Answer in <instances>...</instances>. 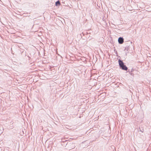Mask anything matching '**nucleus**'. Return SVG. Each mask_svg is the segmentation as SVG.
<instances>
[{
  "instance_id": "nucleus-1",
  "label": "nucleus",
  "mask_w": 151,
  "mask_h": 151,
  "mask_svg": "<svg viewBox=\"0 0 151 151\" xmlns=\"http://www.w3.org/2000/svg\"><path fill=\"white\" fill-rule=\"evenodd\" d=\"M118 63L119 64V68L125 70H128V68L127 66L124 65V63L123 62L122 60H121L120 59L118 60Z\"/></svg>"
},
{
  "instance_id": "nucleus-2",
  "label": "nucleus",
  "mask_w": 151,
  "mask_h": 151,
  "mask_svg": "<svg viewBox=\"0 0 151 151\" xmlns=\"http://www.w3.org/2000/svg\"><path fill=\"white\" fill-rule=\"evenodd\" d=\"M118 42L119 44H122L124 42V39L122 37H120L118 39Z\"/></svg>"
},
{
  "instance_id": "nucleus-3",
  "label": "nucleus",
  "mask_w": 151,
  "mask_h": 151,
  "mask_svg": "<svg viewBox=\"0 0 151 151\" xmlns=\"http://www.w3.org/2000/svg\"><path fill=\"white\" fill-rule=\"evenodd\" d=\"M60 3L59 0L56 2L55 5L56 6H59L60 5Z\"/></svg>"
},
{
  "instance_id": "nucleus-4",
  "label": "nucleus",
  "mask_w": 151,
  "mask_h": 151,
  "mask_svg": "<svg viewBox=\"0 0 151 151\" xmlns=\"http://www.w3.org/2000/svg\"><path fill=\"white\" fill-rule=\"evenodd\" d=\"M129 74L131 75V76H134V74L133 73H132V72H131Z\"/></svg>"
},
{
  "instance_id": "nucleus-5",
  "label": "nucleus",
  "mask_w": 151,
  "mask_h": 151,
  "mask_svg": "<svg viewBox=\"0 0 151 151\" xmlns=\"http://www.w3.org/2000/svg\"><path fill=\"white\" fill-rule=\"evenodd\" d=\"M134 69L133 68H132V69H131V72H132L134 71Z\"/></svg>"
},
{
  "instance_id": "nucleus-6",
  "label": "nucleus",
  "mask_w": 151,
  "mask_h": 151,
  "mask_svg": "<svg viewBox=\"0 0 151 151\" xmlns=\"http://www.w3.org/2000/svg\"><path fill=\"white\" fill-rule=\"evenodd\" d=\"M139 130V131H141V132H143V131H142V130H141V128H140V127H139V130Z\"/></svg>"
},
{
  "instance_id": "nucleus-7",
  "label": "nucleus",
  "mask_w": 151,
  "mask_h": 151,
  "mask_svg": "<svg viewBox=\"0 0 151 151\" xmlns=\"http://www.w3.org/2000/svg\"><path fill=\"white\" fill-rule=\"evenodd\" d=\"M128 71H127V72H129V74L131 72V71L129 69H128Z\"/></svg>"
},
{
  "instance_id": "nucleus-8",
  "label": "nucleus",
  "mask_w": 151,
  "mask_h": 151,
  "mask_svg": "<svg viewBox=\"0 0 151 151\" xmlns=\"http://www.w3.org/2000/svg\"><path fill=\"white\" fill-rule=\"evenodd\" d=\"M89 33H88V32H86V35H87V34H88Z\"/></svg>"
},
{
  "instance_id": "nucleus-9",
  "label": "nucleus",
  "mask_w": 151,
  "mask_h": 151,
  "mask_svg": "<svg viewBox=\"0 0 151 151\" xmlns=\"http://www.w3.org/2000/svg\"><path fill=\"white\" fill-rule=\"evenodd\" d=\"M82 34L83 35H84V34H83V33H82Z\"/></svg>"
}]
</instances>
